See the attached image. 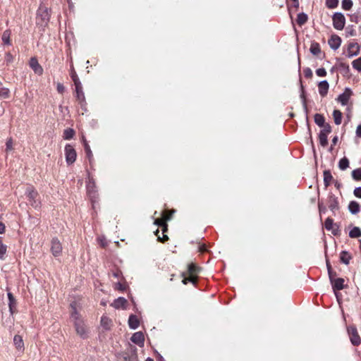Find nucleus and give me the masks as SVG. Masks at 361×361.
<instances>
[{
	"mask_svg": "<svg viewBox=\"0 0 361 361\" xmlns=\"http://www.w3.org/2000/svg\"><path fill=\"white\" fill-rule=\"evenodd\" d=\"M353 68L358 71H361V57L354 60L352 63Z\"/></svg>",
	"mask_w": 361,
	"mask_h": 361,
	"instance_id": "a19ab883",
	"label": "nucleus"
},
{
	"mask_svg": "<svg viewBox=\"0 0 361 361\" xmlns=\"http://www.w3.org/2000/svg\"><path fill=\"white\" fill-rule=\"evenodd\" d=\"M65 157H66V161L68 165L73 164L77 157V153L73 147L71 145H66L65 147Z\"/></svg>",
	"mask_w": 361,
	"mask_h": 361,
	"instance_id": "20e7f679",
	"label": "nucleus"
},
{
	"mask_svg": "<svg viewBox=\"0 0 361 361\" xmlns=\"http://www.w3.org/2000/svg\"><path fill=\"white\" fill-rule=\"evenodd\" d=\"M325 228L328 231H331V233L334 235H338L340 233L339 227L337 224L334 223V220L331 218H327L324 222Z\"/></svg>",
	"mask_w": 361,
	"mask_h": 361,
	"instance_id": "6e6552de",
	"label": "nucleus"
},
{
	"mask_svg": "<svg viewBox=\"0 0 361 361\" xmlns=\"http://www.w3.org/2000/svg\"><path fill=\"white\" fill-rule=\"evenodd\" d=\"M121 274V272L120 271H114L113 272V276L115 277V278H118Z\"/></svg>",
	"mask_w": 361,
	"mask_h": 361,
	"instance_id": "338daca9",
	"label": "nucleus"
},
{
	"mask_svg": "<svg viewBox=\"0 0 361 361\" xmlns=\"http://www.w3.org/2000/svg\"><path fill=\"white\" fill-rule=\"evenodd\" d=\"M13 342L17 349L21 350L24 348V343L20 336L16 335L13 338Z\"/></svg>",
	"mask_w": 361,
	"mask_h": 361,
	"instance_id": "bb28decb",
	"label": "nucleus"
},
{
	"mask_svg": "<svg viewBox=\"0 0 361 361\" xmlns=\"http://www.w3.org/2000/svg\"><path fill=\"white\" fill-rule=\"evenodd\" d=\"M356 135L361 137V125H359L356 129Z\"/></svg>",
	"mask_w": 361,
	"mask_h": 361,
	"instance_id": "052dcab7",
	"label": "nucleus"
},
{
	"mask_svg": "<svg viewBox=\"0 0 361 361\" xmlns=\"http://www.w3.org/2000/svg\"><path fill=\"white\" fill-rule=\"evenodd\" d=\"M116 288H118V290H125V286L120 282L117 283L116 284Z\"/></svg>",
	"mask_w": 361,
	"mask_h": 361,
	"instance_id": "680f3d73",
	"label": "nucleus"
},
{
	"mask_svg": "<svg viewBox=\"0 0 361 361\" xmlns=\"http://www.w3.org/2000/svg\"><path fill=\"white\" fill-rule=\"evenodd\" d=\"M123 361H138L137 348L133 345H129L128 352L123 354Z\"/></svg>",
	"mask_w": 361,
	"mask_h": 361,
	"instance_id": "423d86ee",
	"label": "nucleus"
},
{
	"mask_svg": "<svg viewBox=\"0 0 361 361\" xmlns=\"http://www.w3.org/2000/svg\"><path fill=\"white\" fill-rule=\"evenodd\" d=\"M322 127L323 129L320 131V133L329 135L331 132V127L329 123L324 124V126Z\"/></svg>",
	"mask_w": 361,
	"mask_h": 361,
	"instance_id": "de8ad7c7",
	"label": "nucleus"
},
{
	"mask_svg": "<svg viewBox=\"0 0 361 361\" xmlns=\"http://www.w3.org/2000/svg\"><path fill=\"white\" fill-rule=\"evenodd\" d=\"M356 35L355 30L353 27H347L346 29V36H355Z\"/></svg>",
	"mask_w": 361,
	"mask_h": 361,
	"instance_id": "603ef678",
	"label": "nucleus"
},
{
	"mask_svg": "<svg viewBox=\"0 0 361 361\" xmlns=\"http://www.w3.org/2000/svg\"><path fill=\"white\" fill-rule=\"evenodd\" d=\"M100 324L104 330H109L113 325V322L109 317H101Z\"/></svg>",
	"mask_w": 361,
	"mask_h": 361,
	"instance_id": "f3484780",
	"label": "nucleus"
},
{
	"mask_svg": "<svg viewBox=\"0 0 361 361\" xmlns=\"http://www.w3.org/2000/svg\"><path fill=\"white\" fill-rule=\"evenodd\" d=\"M333 176L331 171L329 170H325L324 171V183L326 188L330 185Z\"/></svg>",
	"mask_w": 361,
	"mask_h": 361,
	"instance_id": "412c9836",
	"label": "nucleus"
},
{
	"mask_svg": "<svg viewBox=\"0 0 361 361\" xmlns=\"http://www.w3.org/2000/svg\"><path fill=\"white\" fill-rule=\"evenodd\" d=\"M74 326L76 334L82 339L87 338L90 331L87 324L81 317H75L74 320Z\"/></svg>",
	"mask_w": 361,
	"mask_h": 361,
	"instance_id": "f257e3e1",
	"label": "nucleus"
},
{
	"mask_svg": "<svg viewBox=\"0 0 361 361\" xmlns=\"http://www.w3.org/2000/svg\"><path fill=\"white\" fill-rule=\"evenodd\" d=\"M75 86V92H76V97L78 100L79 103L82 106L83 103L85 102V97L84 92L82 91V84H78Z\"/></svg>",
	"mask_w": 361,
	"mask_h": 361,
	"instance_id": "ddd939ff",
	"label": "nucleus"
},
{
	"mask_svg": "<svg viewBox=\"0 0 361 361\" xmlns=\"http://www.w3.org/2000/svg\"><path fill=\"white\" fill-rule=\"evenodd\" d=\"M349 236L352 238H359L361 236V230L359 227H354L350 232Z\"/></svg>",
	"mask_w": 361,
	"mask_h": 361,
	"instance_id": "2f4dec72",
	"label": "nucleus"
},
{
	"mask_svg": "<svg viewBox=\"0 0 361 361\" xmlns=\"http://www.w3.org/2000/svg\"><path fill=\"white\" fill-rule=\"evenodd\" d=\"M154 234L156 236H157L158 241L161 243H165L169 240V237L165 233H162V236L159 235V229H157V231L154 232Z\"/></svg>",
	"mask_w": 361,
	"mask_h": 361,
	"instance_id": "4c0bfd02",
	"label": "nucleus"
},
{
	"mask_svg": "<svg viewBox=\"0 0 361 361\" xmlns=\"http://www.w3.org/2000/svg\"><path fill=\"white\" fill-rule=\"evenodd\" d=\"M351 258V255L347 251H342L340 254L341 262L346 265L349 264Z\"/></svg>",
	"mask_w": 361,
	"mask_h": 361,
	"instance_id": "5701e85b",
	"label": "nucleus"
},
{
	"mask_svg": "<svg viewBox=\"0 0 361 361\" xmlns=\"http://www.w3.org/2000/svg\"><path fill=\"white\" fill-rule=\"evenodd\" d=\"M5 60L7 62V63H10L13 62V57L12 54L9 52L6 53V56H5Z\"/></svg>",
	"mask_w": 361,
	"mask_h": 361,
	"instance_id": "6e6d98bb",
	"label": "nucleus"
},
{
	"mask_svg": "<svg viewBox=\"0 0 361 361\" xmlns=\"http://www.w3.org/2000/svg\"><path fill=\"white\" fill-rule=\"evenodd\" d=\"M30 66L34 71V72L37 75H42L43 73V68L38 63V61L36 58L32 57L30 60Z\"/></svg>",
	"mask_w": 361,
	"mask_h": 361,
	"instance_id": "9b49d317",
	"label": "nucleus"
},
{
	"mask_svg": "<svg viewBox=\"0 0 361 361\" xmlns=\"http://www.w3.org/2000/svg\"><path fill=\"white\" fill-rule=\"evenodd\" d=\"M316 74L319 77H324L326 75V71L324 68L317 69Z\"/></svg>",
	"mask_w": 361,
	"mask_h": 361,
	"instance_id": "8fccbe9b",
	"label": "nucleus"
},
{
	"mask_svg": "<svg viewBox=\"0 0 361 361\" xmlns=\"http://www.w3.org/2000/svg\"><path fill=\"white\" fill-rule=\"evenodd\" d=\"M339 67H340L341 68L344 69V70H348V68H349L348 65H347L346 63H341L339 64Z\"/></svg>",
	"mask_w": 361,
	"mask_h": 361,
	"instance_id": "e2e57ef3",
	"label": "nucleus"
},
{
	"mask_svg": "<svg viewBox=\"0 0 361 361\" xmlns=\"http://www.w3.org/2000/svg\"><path fill=\"white\" fill-rule=\"evenodd\" d=\"M140 324L139 317H129L128 324L130 329H136Z\"/></svg>",
	"mask_w": 361,
	"mask_h": 361,
	"instance_id": "a878e982",
	"label": "nucleus"
},
{
	"mask_svg": "<svg viewBox=\"0 0 361 361\" xmlns=\"http://www.w3.org/2000/svg\"><path fill=\"white\" fill-rule=\"evenodd\" d=\"M126 303L127 300L124 298L120 297L116 299L111 305L116 309H119L124 307Z\"/></svg>",
	"mask_w": 361,
	"mask_h": 361,
	"instance_id": "6ab92c4d",
	"label": "nucleus"
},
{
	"mask_svg": "<svg viewBox=\"0 0 361 361\" xmlns=\"http://www.w3.org/2000/svg\"><path fill=\"white\" fill-rule=\"evenodd\" d=\"M328 274H329L330 281H331V283H332V281H334L336 279V273L335 271H334L333 270H331V271H328Z\"/></svg>",
	"mask_w": 361,
	"mask_h": 361,
	"instance_id": "5fc2aeb1",
	"label": "nucleus"
},
{
	"mask_svg": "<svg viewBox=\"0 0 361 361\" xmlns=\"http://www.w3.org/2000/svg\"><path fill=\"white\" fill-rule=\"evenodd\" d=\"M82 140H83V143H84L85 151L86 152L87 157L89 158V159L90 161L91 158L92 157V153L91 152L89 145L87 144V141L85 140L84 137H82Z\"/></svg>",
	"mask_w": 361,
	"mask_h": 361,
	"instance_id": "e433bc0d",
	"label": "nucleus"
},
{
	"mask_svg": "<svg viewBox=\"0 0 361 361\" xmlns=\"http://www.w3.org/2000/svg\"><path fill=\"white\" fill-rule=\"evenodd\" d=\"M354 195L355 197L361 198V187H357L354 190Z\"/></svg>",
	"mask_w": 361,
	"mask_h": 361,
	"instance_id": "13d9d810",
	"label": "nucleus"
},
{
	"mask_svg": "<svg viewBox=\"0 0 361 361\" xmlns=\"http://www.w3.org/2000/svg\"><path fill=\"white\" fill-rule=\"evenodd\" d=\"M57 91L60 94H63L65 91V87L63 85V84L61 83H58L57 84Z\"/></svg>",
	"mask_w": 361,
	"mask_h": 361,
	"instance_id": "bf43d9fd",
	"label": "nucleus"
},
{
	"mask_svg": "<svg viewBox=\"0 0 361 361\" xmlns=\"http://www.w3.org/2000/svg\"><path fill=\"white\" fill-rule=\"evenodd\" d=\"M310 51L314 56L319 55L321 53V49L319 43L312 42L310 46Z\"/></svg>",
	"mask_w": 361,
	"mask_h": 361,
	"instance_id": "cd10ccee",
	"label": "nucleus"
},
{
	"mask_svg": "<svg viewBox=\"0 0 361 361\" xmlns=\"http://www.w3.org/2000/svg\"><path fill=\"white\" fill-rule=\"evenodd\" d=\"M70 306L71 314H72V316L80 313L79 309L80 308V307L77 302H73L72 303H71Z\"/></svg>",
	"mask_w": 361,
	"mask_h": 361,
	"instance_id": "72a5a7b5",
	"label": "nucleus"
},
{
	"mask_svg": "<svg viewBox=\"0 0 361 361\" xmlns=\"http://www.w3.org/2000/svg\"><path fill=\"white\" fill-rule=\"evenodd\" d=\"M318 87L320 95L322 97H325L327 94L329 88V82L327 80H322L319 82Z\"/></svg>",
	"mask_w": 361,
	"mask_h": 361,
	"instance_id": "4468645a",
	"label": "nucleus"
},
{
	"mask_svg": "<svg viewBox=\"0 0 361 361\" xmlns=\"http://www.w3.org/2000/svg\"><path fill=\"white\" fill-rule=\"evenodd\" d=\"M341 39L336 35H333L329 40V44L330 47L334 50L338 49L341 46Z\"/></svg>",
	"mask_w": 361,
	"mask_h": 361,
	"instance_id": "f8f14e48",
	"label": "nucleus"
},
{
	"mask_svg": "<svg viewBox=\"0 0 361 361\" xmlns=\"http://www.w3.org/2000/svg\"><path fill=\"white\" fill-rule=\"evenodd\" d=\"M165 223H166V221L164 220V216L161 219H157L154 221V224L160 227H162Z\"/></svg>",
	"mask_w": 361,
	"mask_h": 361,
	"instance_id": "3c124183",
	"label": "nucleus"
},
{
	"mask_svg": "<svg viewBox=\"0 0 361 361\" xmlns=\"http://www.w3.org/2000/svg\"><path fill=\"white\" fill-rule=\"evenodd\" d=\"M200 270V268L196 266L195 264L191 263L188 265V274L191 276H195L197 274Z\"/></svg>",
	"mask_w": 361,
	"mask_h": 361,
	"instance_id": "b1692460",
	"label": "nucleus"
},
{
	"mask_svg": "<svg viewBox=\"0 0 361 361\" xmlns=\"http://www.w3.org/2000/svg\"><path fill=\"white\" fill-rule=\"evenodd\" d=\"M301 90H302V93H301L300 96H301V98L303 99V106H304V109L307 111L306 99H305V92H304V87H303L302 85H301Z\"/></svg>",
	"mask_w": 361,
	"mask_h": 361,
	"instance_id": "864d4df0",
	"label": "nucleus"
},
{
	"mask_svg": "<svg viewBox=\"0 0 361 361\" xmlns=\"http://www.w3.org/2000/svg\"><path fill=\"white\" fill-rule=\"evenodd\" d=\"M51 252L54 257H59L62 252V245L57 238H54L51 242Z\"/></svg>",
	"mask_w": 361,
	"mask_h": 361,
	"instance_id": "0eeeda50",
	"label": "nucleus"
},
{
	"mask_svg": "<svg viewBox=\"0 0 361 361\" xmlns=\"http://www.w3.org/2000/svg\"><path fill=\"white\" fill-rule=\"evenodd\" d=\"M304 75L306 78H310L312 76V72L311 71L310 68H307L305 71H304Z\"/></svg>",
	"mask_w": 361,
	"mask_h": 361,
	"instance_id": "4d7b16f0",
	"label": "nucleus"
},
{
	"mask_svg": "<svg viewBox=\"0 0 361 361\" xmlns=\"http://www.w3.org/2000/svg\"><path fill=\"white\" fill-rule=\"evenodd\" d=\"M162 229V233H165L168 231V224L166 223L164 224V226L161 227Z\"/></svg>",
	"mask_w": 361,
	"mask_h": 361,
	"instance_id": "69168bd1",
	"label": "nucleus"
},
{
	"mask_svg": "<svg viewBox=\"0 0 361 361\" xmlns=\"http://www.w3.org/2000/svg\"><path fill=\"white\" fill-rule=\"evenodd\" d=\"M8 298L9 300L8 306L10 309L11 314L16 313V301L11 293H8Z\"/></svg>",
	"mask_w": 361,
	"mask_h": 361,
	"instance_id": "a211bd4d",
	"label": "nucleus"
},
{
	"mask_svg": "<svg viewBox=\"0 0 361 361\" xmlns=\"http://www.w3.org/2000/svg\"><path fill=\"white\" fill-rule=\"evenodd\" d=\"M352 94L353 92L350 88H345L344 92L338 97L337 100L341 102L342 105H346Z\"/></svg>",
	"mask_w": 361,
	"mask_h": 361,
	"instance_id": "9d476101",
	"label": "nucleus"
},
{
	"mask_svg": "<svg viewBox=\"0 0 361 361\" xmlns=\"http://www.w3.org/2000/svg\"><path fill=\"white\" fill-rule=\"evenodd\" d=\"M345 281L342 278H336L334 281H332V287L334 290H340L345 287L344 284Z\"/></svg>",
	"mask_w": 361,
	"mask_h": 361,
	"instance_id": "2eb2a0df",
	"label": "nucleus"
},
{
	"mask_svg": "<svg viewBox=\"0 0 361 361\" xmlns=\"http://www.w3.org/2000/svg\"><path fill=\"white\" fill-rule=\"evenodd\" d=\"M9 97V90L5 87H0V97L6 99Z\"/></svg>",
	"mask_w": 361,
	"mask_h": 361,
	"instance_id": "37998d69",
	"label": "nucleus"
},
{
	"mask_svg": "<svg viewBox=\"0 0 361 361\" xmlns=\"http://www.w3.org/2000/svg\"><path fill=\"white\" fill-rule=\"evenodd\" d=\"M2 40L6 44H10V32L6 30L2 35Z\"/></svg>",
	"mask_w": 361,
	"mask_h": 361,
	"instance_id": "49530a36",
	"label": "nucleus"
},
{
	"mask_svg": "<svg viewBox=\"0 0 361 361\" xmlns=\"http://www.w3.org/2000/svg\"><path fill=\"white\" fill-rule=\"evenodd\" d=\"M133 343L137 345L140 347H142L145 343V336L142 331H137L133 334L130 338Z\"/></svg>",
	"mask_w": 361,
	"mask_h": 361,
	"instance_id": "1a4fd4ad",
	"label": "nucleus"
},
{
	"mask_svg": "<svg viewBox=\"0 0 361 361\" xmlns=\"http://www.w3.org/2000/svg\"><path fill=\"white\" fill-rule=\"evenodd\" d=\"M349 211L353 214H356L360 211V204L355 201H351L348 205Z\"/></svg>",
	"mask_w": 361,
	"mask_h": 361,
	"instance_id": "393cba45",
	"label": "nucleus"
},
{
	"mask_svg": "<svg viewBox=\"0 0 361 361\" xmlns=\"http://www.w3.org/2000/svg\"><path fill=\"white\" fill-rule=\"evenodd\" d=\"M334 27L336 30H341L345 24V18L343 13H336L332 17Z\"/></svg>",
	"mask_w": 361,
	"mask_h": 361,
	"instance_id": "39448f33",
	"label": "nucleus"
},
{
	"mask_svg": "<svg viewBox=\"0 0 361 361\" xmlns=\"http://www.w3.org/2000/svg\"><path fill=\"white\" fill-rule=\"evenodd\" d=\"M334 122L336 125H340L342 121V113L339 110H334L333 112Z\"/></svg>",
	"mask_w": 361,
	"mask_h": 361,
	"instance_id": "c85d7f7f",
	"label": "nucleus"
},
{
	"mask_svg": "<svg viewBox=\"0 0 361 361\" xmlns=\"http://www.w3.org/2000/svg\"><path fill=\"white\" fill-rule=\"evenodd\" d=\"M328 135L319 133V143L322 147H326L328 145V140H327Z\"/></svg>",
	"mask_w": 361,
	"mask_h": 361,
	"instance_id": "c9c22d12",
	"label": "nucleus"
},
{
	"mask_svg": "<svg viewBox=\"0 0 361 361\" xmlns=\"http://www.w3.org/2000/svg\"><path fill=\"white\" fill-rule=\"evenodd\" d=\"M338 0H326V5L329 8H334L338 6Z\"/></svg>",
	"mask_w": 361,
	"mask_h": 361,
	"instance_id": "79ce46f5",
	"label": "nucleus"
},
{
	"mask_svg": "<svg viewBox=\"0 0 361 361\" xmlns=\"http://www.w3.org/2000/svg\"><path fill=\"white\" fill-rule=\"evenodd\" d=\"M25 195L28 198L30 204L34 208H38L40 206V202L37 200L38 192L33 186H30L26 189Z\"/></svg>",
	"mask_w": 361,
	"mask_h": 361,
	"instance_id": "f03ea898",
	"label": "nucleus"
},
{
	"mask_svg": "<svg viewBox=\"0 0 361 361\" xmlns=\"http://www.w3.org/2000/svg\"><path fill=\"white\" fill-rule=\"evenodd\" d=\"M71 76L73 81L74 82L75 85H77L78 84H81L76 73L74 71H73L71 72Z\"/></svg>",
	"mask_w": 361,
	"mask_h": 361,
	"instance_id": "09e8293b",
	"label": "nucleus"
},
{
	"mask_svg": "<svg viewBox=\"0 0 361 361\" xmlns=\"http://www.w3.org/2000/svg\"><path fill=\"white\" fill-rule=\"evenodd\" d=\"M181 276L183 277L182 282H183V284H187L189 282H191L193 284H195L196 283V281H197L196 276H191V275H189V276H186V273L185 272H183L181 274Z\"/></svg>",
	"mask_w": 361,
	"mask_h": 361,
	"instance_id": "4be33fe9",
	"label": "nucleus"
},
{
	"mask_svg": "<svg viewBox=\"0 0 361 361\" xmlns=\"http://www.w3.org/2000/svg\"><path fill=\"white\" fill-rule=\"evenodd\" d=\"M349 166V161L346 157L342 158L338 162V167L341 170H345Z\"/></svg>",
	"mask_w": 361,
	"mask_h": 361,
	"instance_id": "f704fd0d",
	"label": "nucleus"
},
{
	"mask_svg": "<svg viewBox=\"0 0 361 361\" xmlns=\"http://www.w3.org/2000/svg\"><path fill=\"white\" fill-rule=\"evenodd\" d=\"M44 19L48 21V20H49V13H48L47 11V10H46V11H44Z\"/></svg>",
	"mask_w": 361,
	"mask_h": 361,
	"instance_id": "774afa93",
	"label": "nucleus"
},
{
	"mask_svg": "<svg viewBox=\"0 0 361 361\" xmlns=\"http://www.w3.org/2000/svg\"><path fill=\"white\" fill-rule=\"evenodd\" d=\"M307 19L308 18L307 14L305 13H300L298 15L296 21L299 25H302L307 21Z\"/></svg>",
	"mask_w": 361,
	"mask_h": 361,
	"instance_id": "7c9ffc66",
	"label": "nucleus"
},
{
	"mask_svg": "<svg viewBox=\"0 0 361 361\" xmlns=\"http://www.w3.org/2000/svg\"><path fill=\"white\" fill-rule=\"evenodd\" d=\"M352 177L355 180H361V167L352 171Z\"/></svg>",
	"mask_w": 361,
	"mask_h": 361,
	"instance_id": "58836bf2",
	"label": "nucleus"
},
{
	"mask_svg": "<svg viewBox=\"0 0 361 361\" xmlns=\"http://www.w3.org/2000/svg\"><path fill=\"white\" fill-rule=\"evenodd\" d=\"M314 122L319 127H322L323 126H324V124H326L324 116L319 114H316L314 115Z\"/></svg>",
	"mask_w": 361,
	"mask_h": 361,
	"instance_id": "c756f323",
	"label": "nucleus"
},
{
	"mask_svg": "<svg viewBox=\"0 0 361 361\" xmlns=\"http://www.w3.org/2000/svg\"><path fill=\"white\" fill-rule=\"evenodd\" d=\"M5 232V225L0 221V234Z\"/></svg>",
	"mask_w": 361,
	"mask_h": 361,
	"instance_id": "0e129e2a",
	"label": "nucleus"
},
{
	"mask_svg": "<svg viewBox=\"0 0 361 361\" xmlns=\"http://www.w3.org/2000/svg\"><path fill=\"white\" fill-rule=\"evenodd\" d=\"M75 135V131L72 128H66V130H64L63 131V138L65 140H70V139H72L73 137Z\"/></svg>",
	"mask_w": 361,
	"mask_h": 361,
	"instance_id": "473e14b6",
	"label": "nucleus"
},
{
	"mask_svg": "<svg viewBox=\"0 0 361 361\" xmlns=\"http://www.w3.org/2000/svg\"><path fill=\"white\" fill-rule=\"evenodd\" d=\"M347 331L351 343L355 346L359 345L361 343V338L356 327L354 325H350L347 326Z\"/></svg>",
	"mask_w": 361,
	"mask_h": 361,
	"instance_id": "7ed1b4c3",
	"label": "nucleus"
},
{
	"mask_svg": "<svg viewBox=\"0 0 361 361\" xmlns=\"http://www.w3.org/2000/svg\"><path fill=\"white\" fill-rule=\"evenodd\" d=\"M329 209L332 211V212H334L335 210H337L338 209L339 207H338V202L337 200V198L334 197V196H331L329 197Z\"/></svg>",
	"mask_w": 361,
	"mask_h": 361,
	"instance_id": "aec40b11",
	"label": "nucleus"
},
{
	"mask_svg": "<svg viewBox=\"0 0 361 361\" xmlns=\"http://www.w3.org/2000/svg\"><path fill=\"white\" fill-rule=\"evenodd\" d=\"M13 141L11 137L8 138L6 142V152H10L13 149Z\"/></svg>",
	"mask_w": 361,
	"mask_h": 361,
	"instance_id": "c03bdc74",
	"label": "nucleus"
},
{
	"mask_svg": "<svg viewBox=\"0 0 361 361\" xmlns=\"http://www.w3.org/2000/svg\"><path fill=\"white\" fill-rule=\"evenodd\" d=\"M360 47L357 43H350L348 45V56H353L358 54Z\"/></svg>",
	"mask_w": 361,
	"mask_h": 361,
	"instance_id": "dca6fc26",
	"label": "nucleus"
},
{
	"mask_svg": "<svg viewBox=\"0 0 361 361\" xmlns=\"http://www.w3.org/2000/svg\"><path fill=\"white\" fill-rule=\"evenodd\" d=\"M174 212H175V210L164 211V212L163 214L164 220L166 221L171 220Z\"/></svg>",
	"mask_w": 361,
	"mask_h": 361,
	"instance_id": "a18cd8bd",
	"label": "nucleus"
},
{
	"mask_svg": "<svg viewBox=\"0 0 361 361\" xmlns=\"http://www.w3.org/2000/svg\"><path fill=\"white\" fill-rule=\"evenodd\" d=\"M352 0H343L342 1V8L345 11H349L351 9L353 6Z\"/></svg>",
	"mask_w": 361,
	"mask_h": 361,
	"instance_id": "ea45409f",
	"label": "nucleus"
}]
</instances>
